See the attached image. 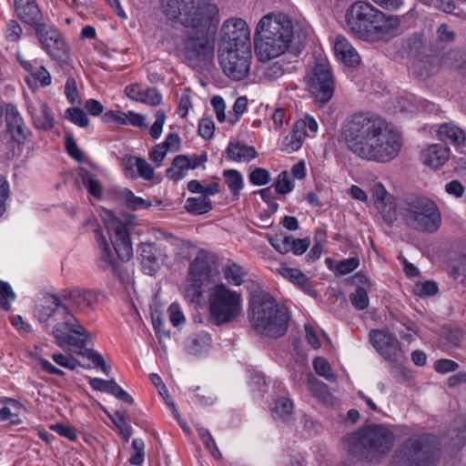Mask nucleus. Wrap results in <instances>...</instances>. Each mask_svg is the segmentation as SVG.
Returning a JSON list of instances; mask_svg holds the SVG:
<instances>
[{"label":"nucleus","instance_id":"obj_1","mask_svg":"<svg viewBox=\"0 0 466 466\" xmlns=\"http://www.w3.org/2000/svg\"><path fill=\"white\" fill-rule=\"evenodd\" d=\"M166 15L191 27L184 42V57L191 66L213 56L218 8L210 0H162Z\"/></svg>","mask_w":466,"mask_h":466},{"label":"nucleus","instance_id":"obj_2","mask_svg":"<svg viewBox=\"0 0 466 466\" xmlns=\"http://www.w3.org/2000/svg\"><path fill=\"white\" fill-rule=\"evenodd\" d=\"M342 135L349 149L366 160L389 162L401 147L399 135L388 129L383 118L370 113L354 114L343 126Z\"/></svg>","mask_w":466,"mask_h":466},{"label":"nucleus","instance_id":"obj_3","mask_svg":"<svg viewBox=\"0 0 466 466\" xmlns=\"http://www.w3.org/2000/svg\"><path fill=\"white\" fill-rule=\"evenodd\" d=\"M349 30L358 38L379 42L393 37L400 25L398 15H387L371 4L357 1L346 12Z\"/></svg>","mask_w":466,"mask_h":466},{"label":"nucleus","instance_id":"obj_4","mask_svg":"<svg viewBox=\"0 0 466 466\" xmlns=\"http://www.w3.org/2000/svg\"><path fill=\"white\" fill-rule=\"evenodd\" d=\"M394 432L384 424H369L345 435L344 450L353 458L369 464H377L392 450Z\"/></svg>","mask_w":466,"mask_h":466},{"label":"nucleus","instance_id":"obj_5","mask_svg":"<svg viewBox=\"0 0 466 466\" xmlns=\"http://www.w3.org/2000/svg\"><path fill=\"white\" fill-rule=\"evenodd\" d=\"M35 315L42 323L56 315L61 316L63 320L56 323L52 331L56 344L61 348L67 345L82 349L91 338L90 333L71 312L68 305L63 302L61 293L46 294L43 298V304L36 308Z\"/></svg>","mask_w":466,"mask_h":466},{"label":"nucleus","instance_id":"obj_6","mask_svg":"<svg viewBox=\"0 0 466 466\" xmlns=\"http://www.w3.org/2000/svg\"><path fill=\"white\" fill-rule=\"evenodd\" d=\"M292 21L285 15H268L259 21L255 33V52L262 62L276 58L289 48L293 39Z\"/></svg>","mask_w":466,"mask_h":466},{"label":"nucleus","instance_id":"obj_7","mask_svg":"<svg viewBox=\"0 0 466 466\" xmlns=\"http://www.w3.org/2000/svg\"><path fill=\"white\" fill-rule=\"evenodd\" d=\"M248 319L256 332L277 339L287 333L290 317L288 309L279 305L272 296L259 293L250 298Z\"/></svg>","mask_w":466,"mask_h":466},{"label":"nucleus","instance_id":"obj_8","mask_svg":"<svg viewBox=\"0 0 466 466\" xmlns=\"http://www.w3.org/2000/svg\"><path fill=\"white\" fill-rule=\"evenodd\" d=\"M400 213L406 225L417 231L434 233L441 225L437 204L423 196H407L400 205Z\"/></svg>","mask_w":466,"mask_h":466},{"label":"nucleus","instance_id":"obj_9","mask_svg":"<svg viewBox=\"0 0 466 466\" xmlns=\"http://www.w3.org/2000/svg\"><path fill=\"white\" fill-rule=\"evenodd\" d=\"M435 438L429 433L415 434L406 439L394 451L393 466H434Z\"/></svg>","mask_w":466,"mask_h":466},{"label":"nucleus","instance_id":"obj_10","mask_svg":"<svg viewBox=\"0 0 466 466\" xmlns=\"http://www.w3.org/2000/svg\"><path fill=\"white\" fill-rule=\"evenodd\" d=\"M210 321L221 326L235 321L242 312L241 294L224 283L215 284L208 291Z\"/></svg>","mask_w":466,"mask_h":466},{"label":"nucleus","instance_id":"obj_11","mask_svg":"<svg viewBox=\"0 0 466 466\" xmlns=\"http://www.w3.org/2000/svg\"><path fill=\"white\" fill-rule=\"evenodd\" d=\"M307 86L317 102L327 104L331 100L335 92V77L328 61L320 59L315 63L307 75Z\"/></svg>","mask_w":466,"mask_h":466},{"label":"nucleus","instance_id":"obj_12","mask_svg":"<svg viewBox=\"0 0 466 466\" xmlns=\"http://www.w3.org/2000/svg\"><path fill=\"white\" fill-rule=\"evenodd\" d=\"M219 65L223 73L232 80L245 79L249 73L252 58L251 49L218 50Z\"/></svg>","mask_w":466,"mask_h":466},{"label":"nucleus","instance_id":"obj_13","mask_svg":"<svg viewBox=\"0 0 466 466\" xmlns=\"http://www.w3.org/2000/svg\"><path fill=\"white\" fill-rule=\"evenodd\" d=\"M101 216L118 258L124 262L128 261L133 257V248L126 225L111 210L103 208Z\"/></svg>","mask_w":466,"mask_h":466},{"label":"nucleus","instance_id":"obj_14","mask_svg":"<svg viewBox=\"0 0 466 466\" xmlns=\"http://www.w3.org/2000/svg\"><path fill=\"white\" fill-rule=\"evenodd\" d=\"M35 34L45 51L60 65L70 61V48L59 31L54 26L43 23L35 28Z\"/></svg>","mask_w":466,"mask_h":466},{"label":"nucleus","instance_id":"obj_15","mask_svg":"<svg viewBox=\"0 0 466 466\" xmlns=\"http://www.w3.org/2000/svg\"><path fill=\"white\" fill-rule=\"evenodd\" d=\"M220 34L218 50L251 49L249 30L243 19L229 18L226 20L222 25Z\"/></svg>","mask_w":466,"mask_h":466},{"label":"nucleus","instance_id":"obj_16","mask_svg":"<svg viewBox=\"0 0 466 466\" xmlns=\"http://www.w3.org/2000/svg\"><path fill=\"white\" fill-rule=\"evenodd\" d=\"M211 273V264L206 253L200 252L190 263L189 278L192 284L187 292L192 295V299L198 301L203 295V285L208 280Z\"/></svg>","mask_w":466,"mask_h":466},{"label":"nucleus","instance_id":"obj_17","mask_svg":"<svg viewBox=\"0 0 466 466\" xmlns=\"http://www.w3.org/2000/svg\"><path fill=\"white\" fill-rule=\"evenodd\" d=\"M60 293L63 302L68 305L71 311L86 313L94 309L97 301L94 291L82 288L65 289Z\"/></svg>","mask_w":466,"mask_h":466},{"label":"nucleus","instance_id":"obj_18","mask_svg":"<svg viewBox=\"0 0 466 466\" xmlns=\"http://www.w3.org/2000/svg\"><path fill=\"white\" fill-rule=\"evenodd\" d=\"M94 233L99 248L97 267L103 271H109L113 276L122 279L123 268L110 249L101 228L95 229Z\"/></svg>","mask_w":466,"mask_h":466},{"label":"nucleus","instance_id":"obj_19","mask_svg":"<svg viewBox=\"0 0 466 466\" xmlns=\"http://www.w3.org/2000/svg\"><path fill=\"white\" fill-rule=\"evenodd\" d=\"M370 340L386 360L390 362L395 361L400 350V342L395 337L384 330L371 329Z\"/></svg>","mask_w":466,"mask_h":466},{"label":"nucleus","instance_id":"obj_20","mask_svg":"<svg viewBox=\"0 0 466 466\" xmlns=\"http://www.w3.org/2000/svg\"><path fill=\"white\" fill-rule=\"evenodd\" d=\"M208 160L207 153L200 156L193 155L187 157L186 155H177L174 157L170 167L166 171V175L169 179L177 181L182 179L189 169H195L203 165Z\"/></svg>","mask_w":466,"mask_h":466},{"label":"nucleus","instance_id":"obj_21","mask_svg":"<svg viewBox=\"0 0 466 466\" xmlns=\"http://www.w3.org/2000/svg\"><path fill=\"white\" fill-rule=\"evenodd\" d=\"M5 120L7 129L12 138L20 144H25L29 140L31 136L30 130L25 127L22 116H20L17 109L13 106H7L5 112Z\"/></svg>","mask_w":466,"mask_h":466},{"label":"nucleus","instance_id":"obj_22","mask_svg":"<svg viewBox=\"0 0 466 466\" xmlns=\"http://www.w3.org/2000/svg\"><path fill=\"white\" fill-rule=\"evenodd\" d=\"M18 18L35 29L44 23L42 12L35 0H15Z\"/></svg>","mask_w":466,"mask_h":466},{"label":"nucleus","instance_id":"obj_23","mask_svg":"<svg viewBox=\"0 0 466 466\" xmlns=\"http://www.w3.org/2000/svg\"><path fill=\"white\" fill-rule=\"evenodd\" d=\"M28 111L32 116L33 124L37 129L46 131L54 127L55 118L46 103L40 102L37 106H30Z\"/></svg>","mask_w":466,"mask_h":466},{"label":"nucleus","instance_id":"obj_24","mask_svg":"<svg viewBox=\"0 0 466 466\" xmlns=\"http://www.w3.org/2000/svg\"><path fill=\"white\" fill-rule=\"evenodd\" d=\"M337 58L345 65L354 67L359 65L360 57L351 44L342 35H338L334 45Z\"/></svg>","mask_w":466,"mask_h":466},{"label":"nucleus","instance_id":"obj_25","mask_svg":"<svg viewBox=\"0 0 466 466\" xmlns=\"http://www.w3.org/2000/svg\"><path fill=\"white\" fill-rule=\"evenodd\" d=\"M228 159L235 162H249L258 157L254 147L245 145L239 141H230L226 148Z\"/></svg>","mask_w":466,"mask_h":466},{"label":"nucleus","instance_id":"obj_26","mask_svg":"<svg viewBox=\"0 0 466 466\" xmlns=\"http://www.w3.org/2000/svg\"><path fill=\"white\" fill-rule=\"evenodd\" d=\"M450 150L446 146L433 144L422 151V161L425 165L438 168L449 159Z\"/></svg>","mask_w":466,"mask_h":466},{"label":"nucleus","instance_id":"obj_27","mask_svg":"<svg viewBox=\"0 0 466 466\" xmlns=\"http://www.w3.org/2000/svg\"><path fill=\"white\" fill-rule=\"evenodd\" d=\"M140 263L145 274L153 276L158 269V260L152 244L142 243L138 248Z\"/></svg>","mask_w":466,"mask_h":466},{"label":"nucleus","instance_id":"obj_28","mask_svg":"<svg viewBox=\"0 0 466 466\" xmlns=\"http://www.w3.org/2000/svg\"><path fill=\"white\" fill-rule=\"evenodd\" d=\"M438 136L445 144L453 146L462 145L465 141L463 130L455 125L444 123L440 126Z\"/></svg>","mask_w":466,"mask_h":466},{"label":"nucleus","instance_id":"obj_29","mask_svg":"<svg viewBox=\"0 0 466 466\" xmlns=\"http://www.w3.org/2000/svg\"><path fill=\"white\" fill-rule=\"evenodd\" d=\"M303 124H294L291 132L286 136L282 142L281 149L283 151L291 153L299 149L302 146L306 131L302 130Z\"/></svg>","mask_w":466,"mask_h":466},{"label":"nucleus","instance_id":"obj_30","mask_svg":"<svg viewBox=\"0 0 466 466\" xmlns=\"http://www.w3.org/2000/svg\"><path fill=\"white\" fill-rule=\"evenodd\" d=\"M77 174L81 177L82 183L86 188L87 192L96 199H101L103 197L104 188L102 184L96 178V175L85 167H79Z\"/></svg>","mask_w":466,"mask_h":466},{"label":"nucleus","instance_id":"obj_31","mask_svg":"<svg viewBox=\"0 0 466 466\" xmlns=\"http://www.w3.org/2000/svg\"><path fill=\"white\" fill-rule=\"evenodd\" d=\"M211 346V337L207 332H200L190 338L187 345V352L198 356L207 352Z\"/></svg>","mask_w":466,"mask_h":466},{"label":"nucleus","instance_id":"obj_32","mask_svg":"<svg viewBox=\"0 0 466 466\" xmlns=\"http://www.w3.org/2000/svg\"><path fill=\"white\" fill-rule=\"evenodd\" d=\"M279 273L305 292L310 294L313 291L309 278L301 270L293 268H282L279 269Z\"/></svg>","mask_w":466,"mask_h":466},{"label":"nucleus","instance_id":"obj_33","mask_svg":"<svg viewBox=\"0 0 466 466\" xmlns=\"http://www.w3.org/2000/svg\"><path fill=\"white\" fill-rule=\"evenodd\" d=\"M225 279L231 285L240 286L245 282L247 271L240 265L231 262L223 268Z\"/></svg>","mask_w":466,"mask_h":466},{"label":"nucleus","instance_id":"obj_34","mask_svg":"<svg viewBox=\"0 0 466 466\" xmlns=\"http://www.w3.org/2000/svg\"><path fill=\"white\" fill-rule=\"evenodd\" d=\"M212 208V202L207 196L188 198L185 204L187 211L194 215L206 214L210 211Z\"/></svg>","mask_w":466,"mask_h":466},{"label":"nucleus","instance_id":"obj_35","mask_svg":"<svg viewBox=\"0 0 466 466\" xmlns=\"http://www.w3.org/2000/svg\"><path fill=\"white\" fill-rule=\"evenodd\" d=\"M223 177L229 191L235 198H238L244 187L242 174L237 169H226L223 171Z\"/></svg>","mask_w":466,"mask_h":466},{"label":"nucleus","instance_id":"obj_36","mask_svg":"<svg viewBox=\"0 0 466 466\" xmlns=\"http://www.w3.org/2000/svg\"><path fill=\"white\" fill-rule=\"evenodd\" d=\"M407 52L420 60L426 56V46L423 36L419 34L412 35L407 41Z\"/></svg>","mask_w":466,"mask_h":466},{"label":"nucleus","instance_id":"obj_37","mask_svg":"<svg viewBox=\"0 0 466 466\" xmlns=\"http://www.w3.org/2000/svg\"><path fill=\"white\" fill-rule=\"evenodd\" d=\"M388 225H392L397 219V206L394 198L386 200L376 207Z\"/></svg>","mask_w":466,"mask_h":466},{"label":"nucleus","instance_id":"obj_38","mask_svg":"<svg viewBox=\"0 0 466 466\" xmlns=\"http://www.w3.org/2000/svg\"><path fill=\"white\" fill-rule=\"evenodd\" d=\"M85 346H86V344ZM81 350L80 354L91 360L95 368L100 369L106 375H109L110 367L106 364L105 360L100 353L91 349H86V347Z\"/></svg>","mask_w":466,"mask_h":466},{"label":"nucleus","instance_id":"obj_39","mask_svg":"<svg viewBox=\"0 0 466 466\" xmlns=\"http://www.w3.org/2000/svg\"><path fill=\"white\" fill-rule=\"evenodd\" d=\"M293 411V403L292 401L286 398L280 397L276 402L275 406L272 410L273 415L281 420H285L287 417L290 416Z\"/></svg>","mask_w":466,"mask_h":466},{"label":"nucleus","instance_id":"obj_40","mask_svg":"<svg viewBox=\"0 0 466 466\" xmlns=\"http://www.w3.org/2000/svg\"><path fill=\"white\" fill-rule=\"evenodd\" d=\"M198 432L202 440L205 447L210 451L211 455L217 459L220 460L222 458V454L219 451L215 440L213 439L212 435L210 434L209 431L205 428H198Z\"/></svg>","mask_w":466,"mask_h":466},{"label":"nucleus","instance_id":"obj_41","mask_svg":"<svg viewBox=\"0 0 466 466\" xmlns=\"http://www.w3.org/2000/svg\"><path fill=\"white\" fill-rule=\"evenodd\" d=\"M309 389L312 394L324 403H329L331 400V394L328 386L316 379L309 380Z\"/></svg>","mask_w":466,"mask_h":466},{"label":"nucleus","instance_id":"obj_42","mask_svg":"<svg viewBox=\"0 0 466 466\" xmlns=\"http://www.w3.org/2000/svg\"><path fill=\"white\" fill-rule=\"evenodd\" d=\"M65 117L80 127H86L89 123V119L84 110L76 106L67 108L65 112Z\"/></svg>","mask_w":466,"mask_h":466},{"label":"nucleus","instance_id":"obj_43","mask_svg":"<svg viewBox=\"0 0 466 466\" xmlns=\"http://www.w3.org/2000/svg\"><path fill=\"white\" fill-rule=\"evenodd\" d=\"M16 298L9 283L0 279V308L5 311L11 309L10 301Z\"/></svg>","mask_w":466,"mask_h":466},{"label":"nucleus","instance_id":"obj_44","mask_svg":"<svg viewBox=\"0 0 466 466\" xmlns=\"http://www.w3.org/2000/svg\"><path fill=\"white\" fill-rule=\"evenodd\" d=\"M350 299L353 307L358 310H363L369 307L368 291L364 287H358L350 295Z\"/></svg>","mask_w":466,"mask_h":466},{"label":"nucleus","instance_id":"obj_45","mask_svg":"<svg viewBox=\"0 0 466 466\" xmlns=\"http://www.w3.org/2000/svg\"><path fill=\"white\" fill-rule=\"evenodd\" d=\"M262 70V77L267 81L278 80L285 73L283 65L280 64L279 61L265 65Z\"/></svg>","mask_w":466,"mask_h":466},{"label":"nucleus","instance_id":"obj_46","mask_svg":"<svg viewBox=\"0 0 466 466\" xmlns=\"http://www.w3.org/2000/svg\"><path fill=\"white\" fill-rule=\"evenodd\" d=\"M125 415H126V411L117 410L115 413V417L112 418V420H113L114 424L118 428L123 439L126 441H128L132 436V428L127 422Z\"/></svg>","mask_w":466,"mask_h":466},{"label":"nucleus","instance_id":"obj_47","mask_svg":"<svg viewBox=\"0 0 466 466\" xmlns=\"http://www.w3.org/2000/svg\"><path fill=\"white\" fill-rule=\"evenodd\" d=\"M275 191L279 194H288L293 190L294 185L289 177L288 171L280 172L274 184Z\"/></svg>","mask_w":466,"mask_h":466},{"label":"nucleus","instance_id":"obj_48","mask_svg":"<svg viewBox=\"0 0 466 466\" xmlns=\"http://www.w3.org/2000/svg\"><path fill=\"white\" fill-rule=\"evenodd\" d=\"M313 366L316 373L321 377H324L328 380H333L335 375L331 371V368L326 359L318 357L313 361Z\"/></svg>","mask_w":466,"mask_h":466},{"label":"nucleus","instance_id":"obj_49","mask_svg":"<svg viewBox=\"0 0 466 466\" xmlns=\"http://www.w3.org/2000/svg\"><path fill=\"white\" fill-rule=\"evenodd\" d=\"M141 97L142 99L139 102L152 106H158L162 101V96L156 87H150L143 90Z\"/></svg>","mask_w":466,"mask_h":466},{"label":"nucleus","instance_id":"obj_50","mask_svg":"<svg viewBox=\"0 0 466 466\" xmlns=\"http://www.w3.org/2000/svg\"><path fill=\"white\" fill-rule=\"evenodd\" d=\"M65 94L68 102L72 105H80L81 100L76 87V80L73 77H68L65 85Z\"/></svg>","mask_w":466,"mask_h":466},{"label":"nucleus","instance_id":"obj_51","mask_svg":"<svg viewBox=\"0 0 466 466\" xmlns=\"http://www.w3.org/2000/svg\"><path fill=\"white\" fill-rule=\"evenodd\" d=\"M249 181L254 186H264L270 180L269 172L263 167H256L249 174Z\"/></svg>","mask_w":466,"mask_h":466},{"label":"nucleus","instance_id":"obj_52","mask_svg":"<svg viewBox=\"0 0 466 466\" xmlns=\"http://www.w3.org/2000/svg\"><path fill=\"white\" fill-rule=\"evenodd\" d=\"M153 327L159 344L161 345L162 349L166 350V346L163 345V343L166 339H170V334L169 331L166 329L165 323L160 317L153 318Z\"/></svg>","mask_w":466,"mask_h":466},{"label":"nucleus","instance_id":"obj_53","mask_svg":"<svg viewBox=\"0 0 466 466\" xmlns=\"http://www.w3.org/2000/svg\"><path fill=\"white\" fill-rule=\"evenodd\" d=\"M126 197L127 205L130 209L137 210L138 208H148L152 206L150 201L135 196L130 190H127Z\"/></svg>","mask_w":466,"mask_h":466},{"label":"nucleus","instance_id":"obj_54","mask_svg":"<svg viewBox=\"0 0 466 466\" xmlns=\"http://www.w3.org/2000/svg\"><path fill=\"white\" fill-rule=\"evenodd\" d=\"M360 264V260L357 257L349 258L340 260L336 265V270L340 275H347L355 270Z\"/></svg>","mask_w":466,"mask_h":466},{"label":"nucleus","instance_id":"obj_55","mask_svg":"<svg viewBox=\"0 0 466 466\" xmlns=\"http://www.w3.org/2000/svg\"><path fill=\"white\" fill-rule=\"evenodd\" d=\"M371 191L376 207L384 203L386 200L392 198V196L386 191L384 186L380 182H377L372 186Z\"/></svg>","mask_w":466,"mask_h":466},{"label":"nucleus","instance_id":"obj_56","mask_svg":"<svg viewBox=\"0 0 466 466\" xmlns=\"http://www.w3.org/2000/svg\"><path fill=\"white\" fill-rule=\"evenodd\" d=\"M65 143L68 155L78 162L83 161L84 155L70 135L66 136Z\"/></svg>","mask_w":466,"mask_h":466},{"label":"nucleus","instance_id":"obj_57","mask_svg":"<svg viewBox=\"0 0 466 466\" xmlns=\"http://www.w3.org/2000/svg\"><path fill=\"white\" fill-rule=\"evenodd\" d=\"M442 64L452 68L461 67L463 64L461 54L455 50L449 51L442 57Z\"/></svg>","mask_w":466,"mask_h":466},{"label":"nucleus","instance_id":"obj_58","mask_svg":"<svg viewBox=\"0 0 466 466\" xmlns=\"http://www.w3.org/2000/svg\"><path fill=\"white\" fill-rule=\"evenodd\" d=\"M215 124L210 118H202L198 124V134L204 139L208 140L213 137Z\"/></svg>","mask_w":466,"mask_h":466},{"label":"nucleus","instance_id":"obj_59","mask_svg":"<svg viewBox=\"0 0 466 466\" xmlns=\"http://www.w3.org/2000/svg\"><path fill=\"white\" fill-rule=\"evenodd\" d=\"M438 285L435 281L427 280L416 285V294L422 296H432L438 292Z\"/></svg>","mask_w":466,"mask_h":466},{"label":"nucleus","instance_id":"obj_60","mask_svg":"<svg viewBox=\"0 0 466 466\" xmlns=\"http://www.w3.org/2000/svg\"><path fill=\"white\" fill-rule=\"evenodd\" d=\"M50 429L54 431H56L57 434H59L62 437H65L68 439L69 441H76L77 434L74 428L62 424V423H56L50 426Z\"/></svg>","mask_w":466,"mask_h":466},{"label":"nucleus","instance_id":"obj_61","mask_svg":"<svg viewBox=\"0 0 466 466\" xmlns=\"http://www.w3.org/2000/svg\"><path fill=\"white\" fill-rule=\"evenodd\" d=\"M166 120V114L164 110H157L156 113V119L154 124L152 125L150 128V136L154 139H157L162 133V128L165 124Z\"/></svg>","mask_w":466,"mask_h":466},{"label":"nucleus","instance_id":"obj_62","mask_svg":"<svg viewBox=\"0 0 466 466\" xmlns=\"http://www.w3.org/2000/svg\"><path fill=\"white\" fill-rule=\"evenodd\" d=\"M434 369L438 373L445 374L457 370L459 364L451 360L441 359L435 362Z\"/></svg>","mask_w":466,"mask_h":466},{"label":"nucleus","instance_id":"obj_63","mask_svg":"<svg viewBox=\"0 0 466 466\" xmlns=\"http://www.w3.org/2000/svg\"><path fill=\"white\" fill-rule=\"evenodd\" d=\"M137 170L140 177L146 180H151L154 177V168L142 157H139L137 161Z\"/></svg>","mask_w":466,"mask_h":466},{"label":"nucleus","instance_id":"obj_64","mask_svg":"<svg viewBox=\"0 0 466 466\" xmlns=\"http://www.w3.org/2000/svg\"><path fill=\"white\" fill-rule=\"evenodd\" d=\"M452 276L459 279L461 284L466 285V254L461 257L459 265L452 267Z\"/></svg>","mask_w":466,"mask_h":466}]
</instances>
